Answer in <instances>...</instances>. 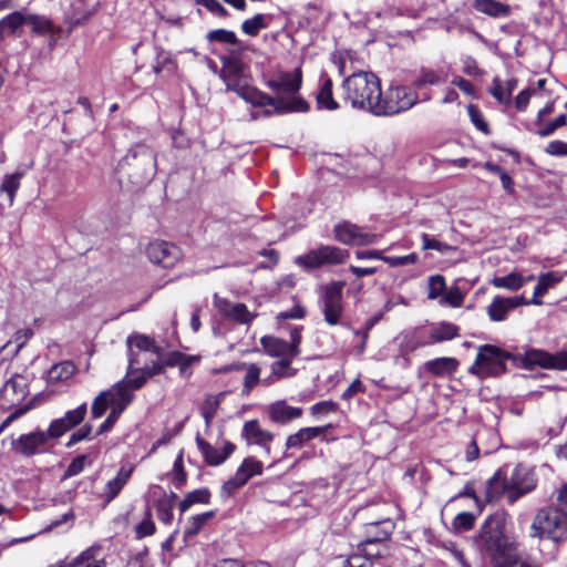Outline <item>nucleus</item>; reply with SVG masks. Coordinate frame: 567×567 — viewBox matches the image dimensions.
Listing matches in <instances>:
<instances>
[{
	"label": "nucleus",
	"instance_id": "52",
	"mask_svg": "<svg viewBox=\"0 0 567 567\" xmlns=\"http://www.w3.org/2000/svg\"><path fill=\"white\" fill-rule=\"evenodd\" d=\"M156 515L158 520L164 524H171L173 522L174 515L173 509L174 506L166 499H157L155 502Z\"/></svg>",
	"mask_w": 567,
	"mask_h": 567
},
{
	"label": "nucleus",
	"instance_id": "38",
	"mask_svg": "<svg viewBox=\"0 0 567 567\" xmlns=\"http://www.w3.org/2000/svg\"><path fill=\"white\" fill-rule=\"evenodd\" d=\"M443 82L442 76L434 70L429 68H421L419 75L412 82V87L420 90L426 85H437Z\"/></svg>",
	"mask_w": 567,
	"mask_h": 567
},
{
	"label": "nucleus",
	"instance_id": "48",
	"mask_svg": "<svg viewBox=\"0 0 567 567\" xmlns=\"http://www.w3.org/2000/svg\"><path fill=\"white\" fill-rule=\"evenodd\" d=\"M111 392H101L93 401L91 406V414L93 419H100L106 412L107 408L112 403L110 399Z\"/></svg>",
	"mask_w": 567,
	"mask_h": 567
},
{
	"label": "nucleus",
	"instance_id": "45",
	"mask_svg": "<svg viewBox=\"0 0 567 567\" xmlns=\"http://www.w3.org/2000/svg\"><path fill=\"white\" fill-rule=\"evenodd\" d=\"M75 365L70 361L58 363L49 371L51 381H63L70 379L75 373Z\"/></svg>",
	"mask_w": 567,
	"mask_h": 567
},
{
	"label": "nucleus",
	"instance_id": "39",
	"mask_svg": "<svg viewBox=\"0 0 567 567\" xmlns=\"http://www.w3.org/2000/svg\"><path fill=\"white\" fill-rule=\"evenodd\" d=\"M216 515L215 511H208L199 515L192 516L186 525L185 528V536L186 537H193L196 536L200 529L205 526V524L214 518Z\"/></svg>",
	"mask_w": 567,
	"mask_h": 567
},
{
	"label": "nucleus",
	"instance_id": "61",
	"mask_svg": "<svg viewBox=\"0 0 567 567\" xmlns=\"http://www.w3.org/2000/svg\"><path fill=\"white\" fill-rule=\"evenodd\" d=\"M87 455H78L72 460L65 470L64 477H72L79 475L85 467Z\"/></svg>",
	"mask_w": 567,
	"mask_h": 567
},
{
	"label": "nucleus",
	"instance_id": "23",
	"mask_svg": "<svg viewBox=\"0 0 567 567\" xmlns=\"http://www.w3.org/2000/svg\"><path fill=\"white\" fill-rule=\"evenodd\" d=\"M133 471L134 465L124 464L121 466L116 476L106 483L102 494V496L104 497V502L106 504L111 503L118 496L123 487L127 484L128 480L131 478Z\"/></svg>",
	"mask_w": 567,
	"mask_h": 567
},
{
	"label": "nucleus",
	"instance_id": "8",
	"mask_svg": "<svg viewBox=\"0 0 567 567\" xmlns=\"http://www.w3.org/2000/svg\"><path fill=\"white\" fill-rule=\"evenodd\" d=\"M350 254L346 249L336 246L320 245L305 255L296 257L295 264L305 270L321 268L324 266H337L344 264Z\"/></svg>",
	"mask_w": 567,
	"mask_h": 567
},
{
	"label": "nucleus",
	"instance_id": "27",
	"mask_svg": "<svg viewBox=\"0 0 567 567\" xmlns=\"http://www.w3.org/2000/svg\"><path fill=\"white\" fill-rule=\"evenodd\" d=\"M260 344L265 352L272 358H296L295 354H292L291 349L288 347V341L282 339L272 336H265L260 339Z\"/></svg>",
	"mask_w": 567,
	"mask_h": 567
},
{
	"label": "nucleus",
	"instance_id": "64",
	"mask_svg": "<svg viewBox=\"0 0 567 567\" xmlns=\"http://www.w3.org/2000/svg\"><path fill=\"white\" fill-rule=\"evenodd\" d=\"M553 504L567 517V484L557 489L556 502Z\"/></svg>",
	"mask_w": 567,
	"mask_h": 567
},
{
	"label": "nucleus",
	"instance_id": "13",
	"mask_svg": "<svg viewBox=\"0 0 567 567\" xmlns=\"http://www.w3.org/2000/svg\"><path fill=\"white\" fill-rule=\"evenodd\" d=\"M49 436L47 431H34L27 434H21L11 443L12 451L24 457H31L38 454H43L49 451Z\"/></svg>",
	"mask_w": 567,
	"mask_h": 567
},
{
	"label": "nucleus",
	"instance_id": "17",
	"mask_svg": "<svg viewBox=\"0 0 567 567\" xmlns=\"http://www.w3.org/2000/svg\"><path fill=\"white\" fill-rule=\"evenodd\" d=\"M527 369L538 365L544 369L567 370V351L550 354L543 350L532 349L525 352Z\"/></svg>",
	"mask_w": 567,
	"mask_h": 567
},
{
	"label": "nucleus",
	"instance_id": "26",
	"mask_svg": "<svg viewBox=\"0 0 567 567\" xmlns=\"http://www.w3.org/2000/svg\"><path fill=\"white\" fill-rule=\"evenodd\" d=\"M458 369V361L455 358L442 357L429 360L424 363V370L434 377L454 374Z\"/></svg>",
	"mask_w": 567,
	"mask_h": 567
},
{
	"label": "nucleus",
	"instance_id": "36",
	"mask_svg": "<svg viewBox=\"0 0 567 567\" xmlns=\"http://www.w3.org/2000/svg\"><path fill=\"white\" fill-rule=\"evenodd\" d=\"M210 491L207 487L194 489L188 492L183 501L179 502L178 508L181 513H185L195 504H209L210 502Z\"/></svg>",
	"mask_w": 567,
	"mask_h": 567
},
{
	"label": "nucleus",
	"instance_id": "34",
	"mask_svg": "<svg viewBox=\"0 0 567 567\" xmlns=\"http://www.w3.org/2000/svg\"><path fill=\"white\" fill-rule=\"evenodd\" d=\"M534 279V276L524 278L517 272H511L503 277H494L491 284L496 288L507 289L509 291H516L520 289L527 281Z\"/></svg>",
	"mask_w": 567,
	"mask_h": 567
},
{
	"label": "nucleus",
	"instance_id": "62",
	"mask_svg": "<svg viewBox=\"0 0 567 567\" xmlns=\"http://www.w3.org/2000/svg\"><path fill=\"white\" fill-rule=\"evenodd\" d=\"M422 241H423L422 248L425 250L433 249V250H437L440 252H446L452 249V247L450 245H447L445 243H441L434 238H431L427 234L422 235Z\"/></svg>",
	"mask_w": 567,
	"mask_h": 567
},
{
	"label": "nucleus",
	"instance_id": "25",
	"mask_svg": "<svg viewBox=\"0 0 567 567\" xmlns=\"http://www.w3.org/2000/svg\"><path fill=\"white\" fill-rule=\"evenodd\" d=\"M458 334L460 328L456 324L442 321L430 329L427 340L423 342V346H431L444 341H450L458 337Z\"/></svg>",
	"mask_w": 567,
	"mask_h": 567
},
{
	"label": "nucleus",
	"instance_id": "22",
	"mask_svg": "<svg viewBox=\"0 0 567 567\" xmlns=\"http://www.w3.org/2000/svg\"><path fill=\"white\" fill-rule=\"evenodd\" d=\"M241 436L248 444H256L262 447L268 454L270 453V443L274 434L264 430L258 420H249L244 423Z\"/></svg>",
	"mask_w": 567,
	"mask_h": 567
},
{
	"label": "nucleus",
	"instance_id": "49",
	"mask_svg": "<svg viewBox=\"0 0 567 567\" xmlns=\"http://www.w3.org/2000/svg\"><path fill=\"white\" fill-rule=\"evenodd\" d=\"M156 527L152 519L151 508L147 507L145 512V517L142 519L140 524L135 527V536L137 539H142L146 536H151L155 533Z\"/></svg>",
	"mask_w": 567,
	"mask_h": 567
},
{
	"label": "nucleus",
	"instance_id": "3",
	"mask_svg": "<svg viewBox=\"0 0 567 567\" xmlns=\"http://www.w3.org/2000/svg\"><path fill=\"white\" fill-rule=\"evenodd\" d=\"M344 101L353 109L368 111L375 115L374 105L381 96V82L372 72L352 73L342 83Z\"/></svg>",
	"mask_w": 567,
	"mask_h": 567
},
{
	"label": "nucleus",
	"instance_id": "11",
	"mask_svg": "<svg viewBox=\"0 0 567 567\" xmlns=\"http://www.w3.org/2000/svg\"><path fill=\"white\" fill-rule=\"evenodd\" d=\"M344 282L332 281L327 285L321 296V310L324 321L330 326L339 323L343 313L342 290Z\"/></svg>",
	"mask_w": 567,
	"mask_h": 567
},
{
	"label": "nucleus",
	"instance_id": "43",
	"mask_svg": "<svg viewBox=\"0 0 567 567\" xmlns=\"http://www.w3.org/2000/svg\"><path fill=\"white\" fill-rule=\"evenodd\" d=\"M328 544L331 548L332 555L336 556V558H344V556L348 555V551L351 548V544L348 542V538L343 535H334L328 537L327 539Z\"/></svg>",
	"mask_w": 567,
	"mask_h": 567
},
{
	"label": "nucleus",
	"instance_id": "41",
	"mask_svg": "<svg viewBox=\"0 0 567 567\" xmlns=\"http://www.w3.org/2000/svg\"><path fill=\"white\" fill-rule=\"evenodd\" d=\"M268 18L265 14L258 13L241 23V31L247 35L256 37L260 30L268 28Z\"/></svg>",
	"mask_w": 567,
	"mask_h": 567
},
{
	"label": "nucleus",
	"instance_id": "46",
	"mask_svg": "<svg viewBox=\"0 0 567 567\" xmlns=\"http://www.w3.org/2000/svg\"><path fill=\"white\" fill-rule=\"evenodd\" d=\"M23 173H13L10 175H6L2 184L0 186V190L7 193L9 197V204L12 205L14 200V195L20 187V179L22 178Z\"/></svg>",
	"mask_w": 567,
	"mask_h": 567
},
{
	"label": "nucleus",
	"instance_id": "10",
	"mask_svg": "<svg viewBox=\"0 0 567 567\" xmlns=\"http://www.w3.org/2000/svg\"><path fill=\"white\" fill-rule=\"evenodd\" d=\"M371 527L381 526L380 536H367V538L358 545V550L363 553L372 563L374 558H381L388 551L385 542H388L394 530V523L390 517H379L377 520L370 522Z\"/></svg>",
	"mask_w": 567,
	"mask_h": 567
},
{
	"label": "nucleus",
	"instance_id": "60",
	"mask_svg": "<svg viewBox=\"0 0 567 567\" xmlns=\"http://www.w3.org/2000/svg\"><path fill=\"white\" fill-rule=\"evenodd\" d=\"M86 412H87V405H86V403H82L76 409L68 411L64 414V416L70 422V424L73 427H75L80 423H82V421L84 420V417L86 415Z\"/></svg>",
	"mask_w": 567,
	"mask_h": 567
},
{
	"label": "nucleus",
	"instance_id": "19",
	"mask_svg": "<svg viewBox=\"0 0 567 567\" xmlns=\"http://www.w3.org/2000/svg\"><path fill=\"white\" fill-rule=\"evenodd\" d=\"M333 233L336 239L344 245L365 246L374 244L378 240L377 235L363 233L360 227L348 221L336 225Z\"/></svg>",
	"mask_w": 567,
	"mask_h": 567
},
{
	"label": "nucleus",
	"instance_id": "44",
	"mask_svg": "<svg viewBox=\"0 0 567 567\" xmlns=\"http://www.w3.org/2000/svg\"><path fill=\"white\" fill-rule=\"evenodd\" d=\"M131 389L127 386L126 381H118L111 389L105 392H111L110 399L113 401L123 402L124 404H130L134 395L131 393Z\"/></svg>",
	"mask_w": 567,
	"mask_h": 567
},
{
	"label": "nucleus",
	"instance_id": "12",
	"mask_svg": "<svg viewBox=\"0 0 567 567\" xmlns=\"http://www.w3.org/2000/svg\"><path fill=\"white\" fill-rule=\"evenodd\" d=\"M262 473V463L255 457H246L237 468L235 475L221 486V496L230 497L243 487L251 477Z\"/></svg>",
	"mask_w": 567,
	"mask_h": 567
},
{
	"label": "nucleus",
	"instance_id": "42",
	"mask_svg": "<svg viewBox=\"0 0 567 567\" xmlns=\"http://www.w3.org/2000/svg\"><path fill=\"white\" fill-rule=\"evenodd\" d=\"M25 24L31 25L38 34H47L52 31V21L43 16L25 13Z\"/></svg>",
	"mask_w": 567,
	"mask_h": 567
},
{
	"label": "nucleus",
	"instance_id": "35",
	"mask_svg": "<svg viewBox=\"0 0 567 567\" xmlns=\"http://www.w3.org/2000/svg\"><path fill=\"white\" fill-rule=\"evenodd\" d=\"M225 396L224 392H220L216 395H206L203 404L199 408L200 414L205 420L206 427H210L213 419L217 414L218 408Z\"/></svg>",
	"mask_w": 567,
	"mask_h": 567
},
{
	"label": "nucleus",
	"instance_id": "33",
	"mask_svg": "<svg viewBox=\"0 0 567 567\" xmlns=\"http://www.w3.org/2000/svg\"><path fill=\"white\" fill-rule=\"evenodd\" d=\"M127 349H134L137 351L152 352L157 357H161L162 349L156 346L153 338L147 337L145 334H131L126 340Z\"/></svg>",
	"mask_w": 567,
	"mask_h": 567
},
{
	"label": "nucleus",
	"instance_id": "59",
	"mask_svg": "<svg viewBox=\"0 0 567 567\" xmlns=\"http://www.w3.org/2000/svg\"><path fill=\"white\" fill-rule=\"evenodd\" d=\"M567 116L565 114H560L554 121L546 123L542 128L537 131V134L540 137H547L551 135L557 128L566 125Z\"/></svg>",
	"mask_w": 567,
	"mask_h": 567
},
{
	"label": "nucleus",
	"instance_id": "6",
	"mask_svg": "<svg viewBox=\"0 0 567 567\" xmlns=\"http://www.w3.org/2000/svg\"><path fill=\"white\" fill-rule=\"evenodd\" d=\"M237 95L255 107L272 106V110L264 111L265 116L292 112H306L309 110L308 102L302 97H296L292 101H287V99L282 96L272 97L249 84Z\"/></svg>",
	"mask_w": 567,
	"mask_h": 567
},
{
	"label": "nucleus",
	"instance_id": "29",
	"mask_svg": "<svg viewBox=\"0 0 567 567\" xmlns=\"http://www.w3.org/2000/svg\"><path fill=\"white\" fill-rule=\"evenodd\" d=\"M332 425L328 424L326 426H313V427H303L300 429L295 434L288 436L286 441L287 449L301 447L306 442L316 439L323 434L327 429H331Z\"/></svg>",
	"mask_w": 567,
	"mask_h": 567
},
{
	"label": "nucleus",
	"instance_id": "54",
	"mask_svg": "<svg viewBox=\"0 0 567 567\" xmlns=\"http://www.w3.org/2000/svg\"><path fill=\"white\" fill-rule=\"evenodd\" d=\"M445 279L441 275L431 276L429 278L427 298L434 300L439 298L445 290Z\"/></svg>",
	"mask_w": 567,
	"mask_h": 567
},
{
	"label": "nucleus",
	"instance_id": "51",
	"mask_svg": "<svg viewBox=\"0 0 567 567\" xmlns=\"http://www.w3.org/2000/svg\"><path fill=\"white\" fill-rule=\"evenodd\" d=\"M72 429L74 427L70 424L65 416H62L53 420L50 423L47 432L51 439H59L66 432L71 431Z\"/></svg>",
	"mask_w": 567,
	"mask_h": 567
},
{
	"label": "nucleus",
	"instance_id": "40",
	"mask_svg": "<svg viewBox=\"0 0 567 567\" xmlns=\"http://www.w3.org/2000/svg\"><path fill=\"white\" fill-rule=\"evenodd\" d=\"M209 42H219L225 44L236 45V49L245 48L235 32L226 29L212 30L206 34Z\"/></svg>",
	"mask_w": 567,
	"mask_h": 567
},
{
	"label": "nucleus",
	"instance_id": "30",
	"mask_svg": "<svg viewBox=\"0 0 567 567\" xmlns=\"http://www.w3.org/2000/svg\"><path fill=\"white\" fill-rule=\"evenodd\" d=\"M269 414L274 422L285 424L301 416L302 409L290 406L286 402L279 401L270 405Z\"/></svg>",
	"mask_w": 567,
	"mask_h": 567
},
{
	"label": "nucleus",
	"instance_id": "56",
	"mask_svg": "<svg viewBox=\"0 0 567 567\" xmlns=\"http://www.w3.org/2000/svg\"><path fill=\"white\" fill-rule=\"evenodd\" d=\"M475 516L470 512H463L456 515L453 520V526L457 530H470L475 524Z\"/></svg>",
	"mask_w": 567,
	"mask_h": 567
},
{
	"label": "nucleus",
	"instance_id": "28",
	"mask_svg": "<svg viewBox=\"0 0 567 567\" xmlns=\"http://www.w3.org/2000/svg\"><path fill=\"white\" fill-rule=\"evenodd\" d=\"M333 83L332 80L326 74L320 76V89L317 93L316 100L319 109L334 111L339 109L338 102L332 95Z\"/></svg>",
	"mask_w": 567,
	"mask_h": 567
},
{
	"label": "nucleus",
	"instance_id": "15",
	"mask_svg": "<svg viewBox=\"0 0 567 567\" xmlns=\"http://www.w3.org/2000/svg\"><path fill=\"white\" fill-rule=\"evenodd\" d=\"M148 259L164 268L173 267L181 258V249L172 243L155 240L146 249Z\"/></svg>",
	"mask_w": 567,
	"mask_h": 567
},
{
	"label": "nucleus",
	"instance_id": "5",
	"mask_svg": "<svg viewBox=\"0 0 567 567\" xmlns=\"http://www.w3.org/2000/svg\"><path fill=\"white\" fill-rule=\"evenodd\" d=\"M530 537L560 543L567 538V517L551 504L540 508L530 525Z\"/></svg>",
	"mask_w": 567,
	"mask_h": 567
},
{
	"label": "nucleus",
	"instance_id": "2",
	"mask_svg": "<svg viewBox=\"0 0 567 567\" xmlns=\"http://www.w3.org/2000/svg\"><path fill=\"white\" fill-rule=\"evenodd\" d=\"M156 171V152L143 142L133 144L115 168L120 181L127 179L134 188L146 186L154 178Z\"/></svg>",
	"mask_w": 567,
	"mask_h": 567
},
{
	"label": "nucleus",
	"instance_id": "32",
	"mask_svg": "<svg viewBox=\"0 0 567 567\" xmlns=\"http://www.w3.org/2000/svg\"><path fill=\"white\" fill-rule=\"evenodd\" d=\"M474 9L493 18H505L511 14V7L496 0H475Z\"/></svg>",
	"mask_w": 567,
	"mask_h": 567
},
{
	"label": "nucleus",
	"instance_id": "63",
	"mask_svg": "<svg viewBox=\"0 0 567 567\" xmlns=\"http://www.w3.org/2000/svg\"><path fill=\"white\" fill-rule=\"evenodd\" d=\"M545 151L551 156H567V143L558 140L551 141Z\"/></svg>",
	"mask_w": 567,
	"mask_h": 567
},
{
	"label": "nucleus",
	"instance_id": "21",
	"mask_svg": "<svg viewBox=\"0 0 567 567\" xmlns=\"http://www.w3.org/2000/svg\"><path fill=\"white\" fill-rule=\"evenodd\" d=\"M523 305H529L523 296H496L487 307V315L492 321H503L509 311Z\"/></svg>",
	"mask_w": 567,
	"mask_h": 567
},
{
	"label": "nucleus",
	"instance_id": "18",
	"mask_svg": "<svg viewBox=\"0 0 567 567\" xmlns=\"http://www.w3.org/2000/svg\"><path fill=\"white\" fill-rule=\"evenodd\" d=\"M214 306L224 318L240 324H249L257 316L250 312L245 303H233L217 293L214 295Z\"/></svg>",
	"mask_w": 567,
	"mask_h": 567
},
{
	"label": "nucleus",
	"instance_id": "9",
	"mask_svg": "<svg viewBox=\"0 0 567 567\" xmlns=\"http://www.w3.org/2000/svg\"><path fill=\"white\" fill-rule=\"evenodd\" d=\"M246 48L233 49L230 54L220 56L221 69L220 79L226 85V90L235 93L248 85V78L245 74V64L240 59Z\"/></svg>",
	"mask_w": 567,
	"mask_h": 567
},
{
	"label": "nucleus",
	"instance_id": "50",
	"mask_svg": "<svg viewBox=\"0 0 567 567\" xmlns=\"http://www.w3.org/2000/svg\"><path fill=\"white\" fill-rule=\"evenodd\" d=\"M467 113H468V116L471 118V122L473 123V125L478 131H481L485 135H489L491 134V130H489L488 123L485 121L481 110L476 105L468 104Z\"/></svg>",
	"mask_w": 567,
	"mask_h": 567
},
{
	"label": "nucleus",
	"instance_id": "47",
	"mask_svg": "<svg viewBox=\"0 0 567 567\" xmlns=\"http://www.w3.org/2000/svg\"><path fill=\"white\" fill-rule=\"evenodd\" d=\"M6 28L7 35L14 33L21 25L25 24V13L14 11L0 20Z\"/></svg>",
	"mask_w": 567,
	"mask_h": 567
},
{
	"label": "nucleus",
	"instance_id": "4",
	"mask_svg": "<svg viewBox=\"0 0 567 567\" xmlns=\"http://www.w3.org/2000/svg\"><path fill=\"white\" fill-rule=\"evenodd\" d=\"M507 360L512 361L517 368L527 369L525 353L515 354L493 344L480 346L476 359L470 367L468 373L480 379L498 378L507 372Z\"/></svg>",
	"mask_w": 567,
	"mask_h": 567
},
{
	"label": "nucleus",
	"instance_id": "1",
	"mask_svg": "<svg viewBox=\"0 0 567 567\" xmlns=\"http://www.w3.org/2000/svg\"><path fill=\"white\" fill-rule=\"evenodd\" d=\"M473 543L493 567H542L535 556L522 549V544L509 530L507 517L503 513L488 516Z\"/></svg>",
	"mask_w": 567,
	"mask_h": 567
},
{
	"label": "nucleus",
	"instance_id": "58",
	"mask_svg": "<svg viewBox=\"0 0 567 567\" xmlns=\"http://www.w3.org/2000/svg\"><path fill=\"white\" fill-rule=\"evenodd\" d=\"M341 561V567H371L372 563L361 551L353 555H347Z\"/></svg>",
	"mask_w": 567,
	"mask_h": 567
},
{
	"label": "nucleus",
	"instance_id": "16",
	"mask_svg": "<svg viewBox=\"0 0 567 567\" xmlns=\"http://www.w3.org/2000/svg\"><path fill=\"white\" fill-rule=\"evenodd\" d=\"M302 83V73L300 69H296L295 72L282 73L278 79L268 81L267 85L278 96L292 101L296 97H301L298 93Z\"/></svg>",
	"mask_w": 567,
	"mask_h": 567
},
{
	"label": "nucleus",
	"instance_id": "55",
	"mask_svg": "<svg viewBox=\"0 0 567 567\" xmlns=\"http://www.w3.org/2000/svg\"><path fill=\"white\" fill-rule=\"evenodd\" d=\"M295 358H282L271 364V371L279 378L290 377L293 374L290 365Z\"/></svg>",
	"mask_w": 567,
	"mask_h": 567
},
{
	"label": "nucleus",
	"instance_id": "37",
	"mask_svg": "<svg viewBox=\"0 0 567 567\" xmlns=\"http://www.w3.org/2000/svg\"><path fill=\"white\" fill-rule=\"evenodd\" d=\"M517 86V80L512 79L506 82V86L503 87L502 82L495 78L489 90L491 94L501 103L509 104L513 91Z\"/></svg>",
	"mask_w": 567,
	"mask_h": 567
},
{
	"label": "nucleus",
	"instance_id": "57",
	"mask_svg": "<svg viewBox=\"0 0 567 567\" xmlns=\"http://www.w3.org/2000/svg\"><path fill=\"white\" fill-rule=\"evenodd\" d=\"M419 260V256L415 252H412L406 256H385L383 261L388 264L390 267H401L405 265L416 264Z\"/></svg>",
	"mask_w": 567,
	"mask_h": 567
},
{
	"label": "nucleus",
	"instance_id": "20",
	"mask_svg": "<svg viewBox=\"0 0 567 567\" xmlns=\"http://www.w3.org/2000/svg\"><path fill=\"white\" fill-rule=\"evenodd\" d=\"M195 442L204 461L209 466L223 464L236 450V445L229 441L224 443L223 449H217L205 441L199 434L196 435Z\"/></svg>",
	"mask_w": 567,
	"mask_h": 567
},
{
	"label": "nucleus",
	"instance_id": "31",
	"mask_svg": "<svg viewBox=\"0 0 567 567\" xmlns=\"http://www.w3.org/2000/svg\"><path fill=\"white\" fill-rule=\"evenodd\" d=\"M565 275H567V271L565 274H560L558 271L542 274L538 277V282L534 289V297L530 301H528L529 305H542V301L538 299V297L545 295L549 288L560 282Z\"/></svg>",
	"mask_w": 567,
	"mask_h": 567
},
{
	"label": "nucleus",
	"instance_id": "7",
	"mask_svg": "<svg viewBox=\"0 0 567 567\" xmlns=\"http://www.w3.org/2000/svg\"><path fill=\"white\" fill-rule=\"evenodd\" d=\"M419 102V94L405 85H391L381 93L379 103L374 105L375 116H392L405 112Z\"/></svg>",
	"mask_w": 567,
	"mask_h": 567
},
{
	"label": "nucleus",
	"instance_id": "24",
	"mask_svg": "<svg viewBox=\"0 0 567 567\" xmlns=\"http://www.w3.org/2000/svg\"><path fill=\"white\" fill-rule=\"evenodd\" d=\"M506 494L509 501V486L505 468H499L487 481L485 497L487 502L497 501L502 495Z\"/></svg>",
	"mask_w": 567,
	"mask_h": 567
},
{
	"label": "nucleus",
	"instance_id": "53",
	"mask_svg": "<svg viewBox=\"0 0 567 567\" xmlns=\"http://www.w3.org/2000/svg\"><path fill=\"white\" fill-rule=\"evenodd\" d=\"M260 379V368L255 364L250 363L247 367V371L244 378V389L243 391L248 394L254 386H256Z\"/></svg>",
	"mask_w": 567,
	"mask_h": 567
},
{
	"label": "nucleus",
	"instance_id": "14",
	"mask_svg": "<svg viewBox=\"0 0 567 567\" xmlns=\"http://www.w3.org/2000/svg\"><path fill=\"white\" fill-rule=\"evenodd\" d=\"M507 481L509 486L511 504H514L518 498L532 492L536 487L534 473L522 464H518L513 468Z\"/></svg>",
	"mask_w": 567,
	"mask_h": 567
}]
</instances>
